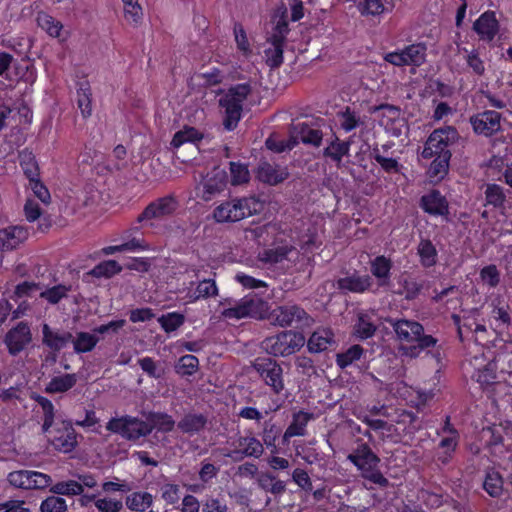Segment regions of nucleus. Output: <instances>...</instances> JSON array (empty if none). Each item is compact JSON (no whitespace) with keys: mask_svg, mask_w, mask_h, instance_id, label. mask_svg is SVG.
Masks as SVG:
<instances>
[{"mask_svg":"<svg viewBox=\"0 0 512 512\" xmlns=\"http://www.w3.org/2000/svg\"><path fill=\"white\" fill-rule=\"evenodd\" d=\"M388 322L400 342L407 344L417 343V345L411 346L407 349L406 354L411 357H417L420 351L435 347L438 342V340L432 335L424 334V327L417 321L407 319H390Z\"/></svg>","mask_w":512,"mask_h":512,"instance_id":"1","label":"nucleus"},{"mask_svg":"<svg viewBox=\"0 0 512 512\" xmlns=\"http://www.w3.org/2000/svg\"><path fill=\"white\" fill-rule=\"evenodd\" d=\"M357 469L361 472V476L373 484L380 487H387L389 481L383 476L378 466L380 458L371 450V448L362 443L347 456Z\"/></svg>","mask_w":512,"mask_h":512,"instance_id":"2","label":"nucleus"},{"mask_svg":"<svg viewBox=\"0 0 512 512\" xmlns=\"http://www.w3.org/2000/svg\"><path fill=\"white\" fill-rule=\"evenodd\" d=\"M250 93V84L242 83L230 87L219 99V105L224 109L225 114L223 125L227 130H232L237 126L241 118L243 103Z\"/></svg>","mask_w":512,"mask_h":512,"instance_id":"3","label":"nucleus"},{"mask_svg":"<svg viewBox=\"0 0 512 512\" xmlns=\"http://www.w3.org/2000/svg\"><path fill=\"white\" fill-rule=\"evenodd\" d=\"M257 206L254 198H233L218 205L213 218L218 223L237 222L256 213Z\"/></svg>","mask_w":512,"mask_h":512,"instance_id":"4","label":"nucleus"},{"mask_svg":"<svg viewBox=\"0 0 512 512\" xmlns=\"http://www.w3.org/2000/svg\"><path fill=\"white\" fill-rule=\"evenodd\" d=\"M304 344L305 337L302 333L289 330L265 338L261 347L270 355L285 357L299 351Z\"/></svg>","mask_w":512,"mask_h":512,"instance_id":"5","label":"nucleus"},{"mask_svg":"<svg viewBox=\"0 0 512 512\" xmlns=\"http://www.w3.org/2000/svg\"><path fill=\"white\" fill-rule=\"evenodd\" d=\"M458 139L459 134L452 126L436 129L426 140L421 155L424 159L443 156V154L451 156L450 147L453 146Z\"/></svg>","mask_w":512,"mask_h":512,"instance_id":"6","label":"nucleus"},{"mask_svg":"<svg viewBox=\"0 0 512 512\" xmlns=\"http://www.w3.org/2000/svg\"><path fill=\"white\" fill-rule=\"evenodd\" d=\"M106 429L128 441H137L149 435L145 420L130 415L111 418L106 424Z\"/></svg>","mask_w":512,"mask_h":512,"instance_id":"7","label":"nucleus"},{"mask_svg":"<svg viewBox=\"0 0 512 512\" xmlns=\"http://www.w3.org/2000/svg\"><path fill=\"white\" fill-rule=\"evenodd\" d=\"M252 367L275 394H280L285 389L283 369L275 360L267 357L257 358Z\"/></svg>","mask_w":512,"mask_h":512,"instance_id":"8","label":"nucleus"},{"mask_svg":"<svg viewBox=\"0 0 512 512\" xmlns=\"http://www.w3.org/2000/svg\"><path fill=\"white\" fill-rule=\"evenodd\" d=\"M267 310V302L256 296H246L234 307L224 309L222 316L226 319L236 320L246 317L263 318Z\"/></svg>","mask_w":512,"mask_h":512,"instance_id":"9","label":"nucleus"},{"mask_svg":"<svg viewBox=\"0 0 512 512\" xmlns=\"http://www.w3.org/2000/svg\"><path fill=\"white\" fill-rule=\"evenodd\" d=\"M46 434L52 446L60 452L69 453L77 446V433L71 421L56 422Z\"/></svg>","mask_w":512,"mask_h":512,"instance_id":"10","label":"nucleus"},{"mask_svg":"<svg viewBox=\"0 0 512 512\" xmlns=\"http://www.w3.org/2000/svg\"><path fill=\"white\" fill-rule=\"evenodd\" d=\"M7 481L11 486L24 490H42L52 484V478L48 474L33 470L12 471L8 474Z\"/></svg>","mask_w":512,"mask_h":512,"instance_id":"11","label":"nucleus"},{"mask_svg":"<svg viewBox=\"0 0 512 512\" xmlns=\"http://www.w3.org/2000/svg\"><path fill=\"white\" fill-rule=\"evenodd\" d=\"M269 319L273 324L281 327L309 326L312 323V318L297 305L279 306L271 311Z\"/></svg>","mask_w":512,"mask_h":512,"instance_id":"12","label":"nucleus"},{"mask_svg":"<svg viewBox=\"0 0 512 512\" xmlns=\"http://www.w3.org/2000/svg\"><path fill=\"white\" fill-rule=\"evenodd\" d=\"M233 449L224 455L235 461H240L245 457L260 458L264 453L262 442L252 434L238 436L232 442Z\"/></svg>","mask_w":512,"mask_h":512,"instance_id":"13","label":"nucleus"},{"mask_svg":"<svg viewBox=\"0 0 512 512\" xmlns=\"http://www.w3.org/2000/svg\"><path fill=\"white\" fill-rule=\"evenodd\" d=\"M226 185V172L222 169L216 168L209 173L197 187V196L203 201H210L223 192Z\"/></svg>","mask_w":512,"mask_h":512,"instance_id":"14","label":"nucleus"},{"mask_svg":"<svg viewBox=\"0 0 512 512\" xmlns=\"http://www.w3.org/2000/svg\"><path fill=\"white\" fill-rule=\"evenodd\" d=\"M178 207L177 200L171 196H165L151 202L137 217V222H148L152 219H163L172 215Z\"/></svg>","mask_w":512,"mask_h":512,"instance_id":"15","label":"nucleus"},{"mask_svg":"<svg viewBox=\"0 0 512 512\" xmlns=\"http://www.w3.org/2000/svg\"><path fill=\"white\" fill-rule=\"evenodd\" d=\"M32 341V333L28 323L19 322L15 327L11 328L5 335L4 343L9 353L13 356L18 355Z\"/></svg>","mask_w":512,"mask_h":512,"instance_id":"16","label":"nucleus"},{"mask_svg":"<svg viewBox=\"0 0 512 512\" xmlns=\"http://www.w3.org/2000/svg\"><path fill=\"white\" fill-rule=\"evenodd\" d=\"M470 123L476 134L489 137L501 130V114L494 110H486L473 115Z\"/></svg>","mask_w":512,"mask_h":512,"instance_id":"17","label":"nucleus"},{"mask_svg":"<svg viewBox=\"0 0 512 512\" xmlns=\"http://www.w3.org/2000/svg\"><path fill=\"white\" fill-rule=\"evenodd\" d=\"M473 30L480 40L491 42L499 31V22L495 12H484L473 24Z\"/></svg>","mask_w":512,"mask_h":512,"instance_id":"18","label":"nucleus"},{"mask_svg":"<svg viewBox=\"0 0 512 512\" xmlns=\"http://www.w3.org/2000/svg\"><path fill=\"white\" fill-rule=\"evenodd\" d=\"M73 339L68 331L53 329L48 324L42 325V344L54 352H59Z\"/></svg>","mask_w":512,"mask_h":512,"instance_id":"19","label":"nucleus"},{"mask_svg":"<svg viewBox=\"0 0 512 512\" xmlns=\"http://www.w3.org/2000/svg\"><path fill=\"white\" fill-rule=\"evenodd\" d=\"M28 238V230L22 226H10L0 230V249L12 250Z\"/></svg>","mask_w":512,"mask_h":512,"instance_id":"20","label":"nucleus"},{"mask_svg":"<svg viewBox=\"0 0 512 512\" xmlns=\"http://www.w3.org/2000/svg\"><path fill=\"white\" fill-rule=\"evenodd\" d=\"M335 345L334 334L329 328H319L312 333L307 342L311 353H320Z\"/></svg>","mask_w":512,"mask_h":512,"instance_id":"21","label":"nucleus"},{"mask_svg":"<svg viewBox=\"0 0 512 512\" xmlns=\"http://www.w3.org/2000/svg\"><path fill=\"white\" fill-rule=\"evenodd\" d=\"M421 207L431 215L448 214V203L444 196L437 190L431 191L429 194L422 196Z\"/></svg>","mask_w":512,"mask_h":512,"instance_id":"22","label":"nucleus"},{"mask_svg":"<svg viewBox=\"0 0 512 512\" xmlns=\"http://www.w3.org/2000/svg\"><path fill=\"white\" fill-rule=\"evenodd\" d=\"M371 285L372 279L369 275L352 274L337 280L338 289L353 293H363L368 290Z\"/></svg>","mask_w":512,"mask_h":512,"instance_id":"23","label":"nucleus"},{"mask_svg":"<svg viewBox=\"0 0 512 512\" xmlns=\"http://www.w3.org/2000/svg\"><path fill=\"white\" fill-rule=\"evenodd\" d=\"M207 424V417L198 413H187L177 423L178 429L188 435L201 432Z\"/></svg>","mask_w":512,"mask_h":512,"instance_id":"24","label":"nucleus"},{"mask_svg":"<svg viewBox=\"0 0 512 512\" xmlns=\"http://www.w3.org/2000/svg\"><path fill=\"white\" fill-rule=\"evenodd\" d=\"M257 177L260 181L270 185H276L288 177L285 169L270 163H261L258 167Z\"/></svg>","mask_w":512,"mask_h":512,"instance_id":"25","label":"nucleus"},{"mask_svg":"<svg viewBox=\"0 0 512 512\" xmlns=\"http://www.w3.org/2000/svg\"><path fill=\"white\" fill-rule=\"evenodd\" d=\"M311 419H313L312 413L304 411L294 413L292 422L284 432L283 440L286 442L292 437L304 436L306 434V426Z\"/></svg>","mask_w":512,"mask_h":512,"instance_id":"26","label":"nucleus"},{"mask_svg":"<svg viewBox=\"0 0 512 512\" xmlns=\"http://www.w3.org/2000/svg\"><path fill=\"white\" fill-rule=\"evenodd\" d=\"M146 425L149 428V434L156 429L159 432H171L176 423L171 415L162 412H150L146 417Z\"/></svg>","mask_w":512,"mask_h":512,"instance_id":"27","label":"nucleus"},{"mask_svg":"<svg viewBox=\"0 0 512 512\" xmlns=\"http://www.w3.org/2000/svg\"><path fill=\"white\" fill-rule=\"evenodd\" d=\"M197 279H200L199 271L195 274ZM218 294V287L214 279L204 278L199 280L193 292L188 293L190 302H195L199 299H207L214 297Z\"/></svg>","mask_w":512,"mask_h":512,"instance_id":"28","label":"nucleus"},{"mask_svg":"<svg viewBox=\"0 0 512 512\" xmlns=\"http://www.w3.org/2000/svg\"><path fill=\"white\" fill-rule=\"evenodd\" d=\"M392 262L385 256H377L371 261V273L375 276L380 286L387 285L390 281Z\"/></svg>","mask_w":512,"mask_h":512,"instance_id":"29","label":"nucleus"},{"mask_svg":"<svg viewBox=\"0 0 512 512\" xmlns=\"http://www.w3.org/2000/svg\"><path fill=\"white\" fill-rule=\"evenodd\" d=\"M371 112H381L380 124L386 129L392 127L396 122L401 120V109L391 104H380L374 106Z\"/></svg>","mask_w":512,"mask_h":512,"instance_id":"30","label":"nucleus"},{"mask_svg":"<svg viewBox=\"0 0 512 512\" xmlns=\"http://www.w3.org/2000/svg\"><path fill=\"white\" fill-rule=\"evenodd\" d=\"M407 66H421L426 61L427 46L424 43H415L402 49Z\"/></svg>","mask_w":512,"mask_h":512,"instance_id":"31","label":"nucleus"},{"mask_svg":"<svg viewBox=\"0 0 512 512\" xmlns=\"http://www.w3.org/2000/svg\"><path fill=\"white\" fill-rule=\"evenodd\" d=\"M19 163L29 182L40 178L39 166L31 151L27 149L21 151L19 153Z\"/></svg>","mask_w":512,"mask_h":512,"instance_id":"32","label":"nucleus"},{"mask_svg":"<svg viewBox=\"0 0 512 512\" xmlns=\"http://www.w3.org/2000/svg\"><path fill=\"white\" fill-rule=\"evenodd\" d=\"M126 506L131 511L145 512L153 504V496L148 492H133L126 497Z\"/></svg>","mask_w":512,"mask_h":512,"instance_id":"33","label":"nucleus"},{"mask_svg":"<svg viewBox=\"0 0 512 512\" xmlns=\"http://www.w3.org/2000/svg\"><path fill=\"white\" fill-rule=\"evenodd\" d=\"M77 382L76 374H64L53 377L46 385L47 393H64L75 386Z\"/></svg>","mask_w":512,"mask_h":512,"instance_id":"34","label":"nucleus"},{"mask_svg":"<svg viewBox=\"0 0 512 512\" xmlns=\"http://www.w3.org/2000/svg\"><path fill=\"white\" fill-rule=\"evenodd\" d=\"M97 335L89 332H77L72 343L75 353L82 354L92 351L99 342Z\"/></svg>","mask_w":512,"mask_h":512,"instance_id":"35","label":"nucleus"},{"mask_svg":"<svg viewBox=\"0 0 512 512\" xmlns=\"http://www.w3.org/2000/svg\"><path fill=\"white\" fill-rule=\"evenodd\" d=\"M338 118L340 127L345 132H350L356 128L364 126L366 117H362L359 113L347 107L344 111L338 114Z\"/></svg>","mask_w":512,"mask_h":512,"instance_id":"36","label":"nucleus"},{"mask_svg":"<svg viewBox=\"0 0 512 512\" xmlns=\"http://www.w3.org/2000/svg\"><path fill=\"white\" fill-rule=\"evenodd\" d=\"M294 130L297 133V136L295 137H299L305 144L319 146L322 141V132L318 129L311 128L306 123H299L295 125Z\"/></svg>","mask_w":512,"mask_h":512,"instance_id":"37","label":"nucleus"},{"mask_svg":"<svg viewBox=\"0 0 512 512\" xmlns=\"http://www.w3.org/2000/svg\"><path fill=\"white\" fill-rule=\"evenodd\" d=\"M203 135L194 127L185 126L182 130L176 132L171 141V146L175 149L185 143H193L200 141Z\"/></svg>","mask_w":512,"mask_h":512,"instance_id":"38","label":"nucleus"},{"mask_svg":"<svg viewBox=\"0 0 512 512\" xmlns=\"http://www.w3.org/2000/svg\"><path fill=\"white\" fill-rule=\"evenodd\" d=\"M483 488L491 497H500L503 493V479L500 473L489 470L486 473Z\"/></svg>","mask_w":512,"mask_h":512,"instance_id":"39","label":"nucleus"},{"mask_svg":"<svg viewBox=\"0 0 512 512\" xmlns=\"http://www.w3.org/2000/svg\"><path fill=\"white\" fill-rule=\"evenodd\" d=\"M37 403L42 409L43 413V424H42V431L43 433H46L55 425V408L53 403L43 397V396H37L36 398Z\"/></svg>","mask_w":512,"mask_h":512,"instance_id":"40","label":"nucleus"},{"mask_svg":"<svg viewBox=\"0 0 512 512\" xmlns=\"http://www.w3.org/2000/svg\"><path fill=\"white\" fill-rule=\"evenodd\" d=\"M421 264L424 267H431L437 262V251L430 240L423 239L420 241L418 248Z\"/></svg>","mask_w":512,"mask_h":512,"instance_id":"41","label":"nucleus"},{"mask_svg":"<svg viewBox=\"0 0 512 512\" xmlns=\"http://www.w3.org/2000/svg\"><path fill=\"white\" fill-rule=\"evenodd\" d=\"M70 291L71 286L58 284L53 287L47 288L44 291H41L40 297L45 299L49 304L56 305L62 299L66 298Z\"/></svg>","mask_w":512,"mask_h":512,"instance_id":"42","label":"nucleus"},{"mask_svg":"<svg viewBox=\"0 0 512 512\" xmlns=\"http://www.w3.org/2000/svg\"><path fill=\"white\" fill-rule=\"evenodd\" d=\"M270 47L265 49L266 64L271 68H277L283 63V44L269 40Z\"/></svg>","mask_w":512,"mask_h":512,"instance_id":"43","label":"nucleus"},{"mask_svg":"<svg viewBox=\"0 0 512 512\" xmlns=\"http://www.w3.org/2000/svg\"><path fill=\"white\" fill-rule=\"evenodd\" d=\"M77 104L84 118L92 113L91 89L88 83H81L77 90Z\"/></svg>","mask_w":512,"mask_h":512,"instance_id":"44","label":"nucleus"},{"mask_svg":"<svg viewBox=\"0 0 512 512\" xmlns=\"http://www.w3.org/2000/svg\"><path fill=\"white\" fill-rule=\"evenodd\" d=\"M50 491L56 495L76 496L83 493V488L78 481L68 480L54 484Z\"/></svg>","mask_w":512,"mask_h":512,"instance_id":"45","label":"nucleus"},{"mask_svg":"<svg viewBox=\"0 0 512 512\" xmlns=\"http://www.w3.org/2000/svg\"><path fill=\"white\" fill-rule=\"evenodd\" d=\"M38 25L45 30L51 37H60L63 25L54 17L46 14L39 13L37 16Z\"/></svg>","mask_w":512,"mask_h":512,"instance_id":"46","label":"nucleus"},{"mask_svg":"<svg viewBox=\"0 0 512 512\" xmlns=\"http://www.w3.org/2000/svg\"><path fill=\"white\" fill-rule=\"evenodd\" d=\"M201 512H228V505L221 495H208L201 502Z\"/></svg>","mask_w":512,"mask_h":512,"instance_id":"47","label":"nucleus"},{"mask_svg":"<svg viewBox=\"0 0 512 512\" xmlns=\"http://www.w3.org/2000/svg\"><path fill=\"white\" fill-rule=\"evenodd\" d=\"M147 249V244L142 238L132 237L126 243L116 246H107L102 249L103 254L110 255L115 252H122L127 250H145Z\"/></svg>","mask_w":512,"mask_h":512,"instance_id":"48","label":"nucleus"},{"mask_svg":"<svg viewBox=\"0 0 512 512\" xmlns=\"http://www.w3.org/2000/svg\"><path fill=\"white\" fill-rule=\"evenodd\" d=\"M199 366L198 358L194 355H184L179 360L175 366V371L177 374L182 376H190L193 375Z\"/></svg>","mask_w":512,"mask_h":512,"instance_id":"49","label":"nucleus"},{"mask_svg":"<svg viewBox=\"0 0 512 512\" xmlns=\"http://www.w3.org/2000/svg\"><path fill=\"white\" fill-rule=\"evenodd\" d=\"M349 150V142H340L338 139H336L335 141H332L327 148H325L324 156L331 158L337 163H340L343 156L349 153Z\"/></svg>","mask_w":512,"mask_h":512,"instance_id":"50","label":"nucleus"},{"mask_svg":"<svg viewBox=\"0 0 512 512\" xmlns=\"http://www.w3.org/2000/svg\"><path fill=\"white\" fill-rule=\"evenodd\" d=\"M265 143L269 150L281 153L293 149L297 145L298 140L294 136H290L288 139H279L277 137L270 136Z\"/></svg>","mask_w":512,"mask_h":512,"instance_id":"51","label":"nucleus"},{"mask_svg":"<svg viewBox=\"0 0 512 512\" xmlns=\"http://www.w3.org/2000/svg\"><path fill=\"white\" fill-rule=\"evenodd\" d=\"M122 267L115 260H107L96 265L90 274L94 277H111L121 272Z\"/></svg>","mask_w":512,"mask_h":512,"instance_id":"52","label":"nucleus"},{"mask_svg":"<svg viewBox=\"0 0 512 512\" xmlns=\"http://www.w3.org/2000/svg\"><path fill=\"white\" fill-rule=\"evenodd\" d=\"M486 203L494 207H502L506 196L501 186L497 184H488L485 190Z\"/></svg>","mask_w":512,"mask_h":512,"instance_id":"53","label":"nucleus"},{"mask_svg":"<svg viewBox=\"0 0 512 512\" xmlns=\"http://www.w3.org/2000/svg\"><path fill=\"white\" fill-rule=\"evenodd\" d=\"M231 184L234 186L247 183L250 179L248 167L238 162H230Z\"/></svg>","mask_w":512,"mask_h":512,"instance_id":"54","label":"nucleus"},{"mask_svg":"<svg viewBox=\"0 0 512 512\" xmlns=\"http://www.w3.org/2000/svg\"><path fill=\"white\" fill-rule=\"evenodd\" d=\"M375 331L376 325L371 321L370 317L366 314L359 315L355 326L356 335L361 339H367L372 337Z\"/></svg>","mask_w":512,"mask_h":512,"instance_id":"55","label":"nucleus"},{"mask_svg":"<svg viewBox=\"0 0 512 512\" xmlns=\"http://www.w3.org/2000/svg\"><path fill=\"white\" fill-rule=\"evenodd\" d=\"M184 316L180 313L171 312L165 315H162L158 322L165 332H173L178 329L184 323Z\"/></svg>","mask_w":512,"mask_h":512,"instance_id":"56","label":"nucleus"},{"mask_svg":"<svg viewBox=\"0 0 512 512\" xmlns=\"http://www.w3.org/2000/svg\"><path fill=\"white\" fill-rule=\"evenodd\" d=\"M451 156L443 154V156L434 157L430 167L429 174L434 178H442L448 171Z\"/></svg>","mask_w":512,"mask_h":512,"instance_id":"57","label":"nucleus"},{"mask_svg":"<svg viewBox=\"0 0 512 512\" xmlns=\"http://www.w3.org/2000/svg\"><path fill=\"white\" fill-rule=\"evenodd\" d=\"M362 353V347L359 345H354L350 347L346 352L337 354L336 362L341 368H345L352 364L354 361L360 359Z\"/></svg>","mask_w":512,"mask_h":512,"instance_id":"58","label":"nucleus"},{"mask_svg":"<svg viewBox=\"0 0 512 512\" xmlns=\"http://www.w3.org/2000/svg\"><path fill=\"white\" fill-rule=\"evenodd\" d=\"M280 435V429L271 421H266L263 425L262 440L263 446L266 445L268 448L273 447L276 450V439Z\"/></svg>","mask_w":512,"mask_h":512,"instance_id":"59","label":"nucleus"},{"mask_svg":"<svg viewBox=\"0 0 512 512\" xmlns=\"http://www.w3.org/2000/svg\"><path fill=\"white\" fill-rule=\"evenodd\" d=\"M124 3V14L128 22L137 24L142 18V8L138 0H122Z\"/></svg>","mask_w":512,"mask_h":512,"instance_id":"60","label":"nucleus"},{"mask_svg":"<svg viewBox=\"0 0 512 512\" xmlns=\"http://www.w3.org/2000/svg\"><path fill=\"white\" fill-rule=\"evenodd\" d=\"M396 422L397 424L405 425L404 431L407 434H414L420 429V425L417 423V416L406 410H403L398 414Z\"/></svg>","mask_w":512,"mask_h":512,"instance_id":"61","label":"nucleus"},{"mask_svg":"<svg viewBox=\"0 0 512 512\" xmlns=\"http://www.w3.org/2000/svg\"><path fill=\"white\" fill-rule=\"evenodd\" d=\"M66 510L65 499L58 496H49L40 505L41 512H65Z\"/></svg>","mask_w":512,"mask_h":512,"instance_id":"62","label":"nucleus"},{"mask_svg":"<svg viewBox=\"0 0 512 512\" xmlns=\"http://www.w3.org/2000/svg\"><path fill=\"white\" fill-rule=\"evenodd\" d=\"M363 16H377L383 13L384 5L380 0H364L357 5Z\"/></svg>","mask_w":512,"mask_h":512,"instance_id":"63","label":"nucleus"},{"mask_svg":"<svg viewBox=\"0 0 512 512\" xmlns=\"http://www.w3.org/2000/svg\"><path fill=\"white\" fill-rule=\"evenodd\" d=\"M94 504L99 512H120L123 508L122 501L114 498H100Z\"/></svg>","mask_w":512,"mask_h":512,"instance_id":"64","label":"nucleus"}]
</instances>
